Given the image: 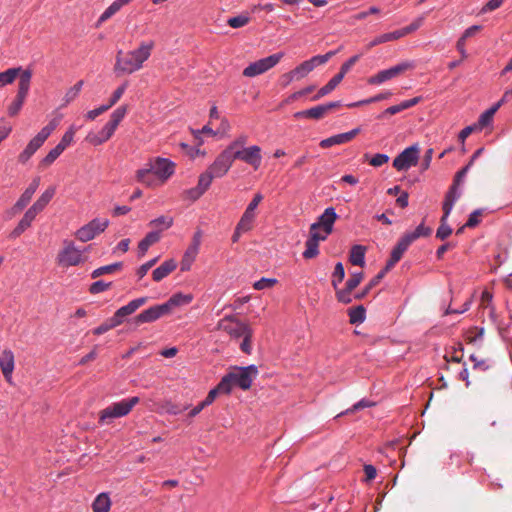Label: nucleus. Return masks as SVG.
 <instances>
[{"label":"nucleus","mask_w":512,"mask_h":512,"mask_svg":"<svg viewBox=\"0 0 512 512\" xmlns=\"http://www.w3.org/2000/svg\"><path fill=\"white\" fill-rule=\"evenodd\" d=\"M75 133L76 128L74 126L69 127L56 146L60 147V149L64 151L73 142Z\"/></svg>","instance_id":"52"},{"label":"nucleus","mask_w":512,"mask_h":512,"mask_svg":"<svg viewBox=\"0 0 512 512\" xmlns=\"http://www.w3.org/2000/svg\"><path fill=\"white\" fill-rule=\"evenodd\" d=\"M147 302V297H141L130 301L127 305L119 308L111 317L117 326L124 322L125 317L133 314L138 308Z\"/></svg>","instance_id":"14"},{"label":"nucleus","mask_w":512,"mask_h":512,"mask_svg":"<svg viewBox=\"0 0 512 512\" xmlns=\"http://www.w3.org/2000/svg\"><path fill=\"white\" fill-rule=\"evenodd\" d=\"M60 123V117L52 119L40 132L35 136L42 144L48 139L52 132L57 128Z\"/></svg>","instance_id":"36"},{"label":"nucleus","mask_w":512,"mask_h":512,"mask_svg":"<svg viewBox=\"0 0 512 512\" xmlns=\"http://www.w3.org/2000/svg\"><path fill=\"white\" fill-rule=\"evenodd\" d=\"M343 80L342 75L336 74L326 85L319 89L317 94L312 98V100L316 101L325 95L331 93Z\"/></svg>","instance_id":"34"},{"label":"nucleus","mask_w":512,"mask_h":512,"mask_svg":"<svg viewBox=\"0 0 512 512\" xmlns=\"http://www.w3.org/2000/svg\"><path fill=\"white\" fill-rule=\"evenodd\" d=\"M411 245L410 241L403 235L396 246L393 248L390 259L387 261L385 266V271L391 270L395 264L402 258L404 252Z\"/></svg>","instance_id":"19"},{"label":"nucleus","mask_w":512,"mask_h":512,"mask_svg":"<svg viewBox=\"0 0 512 512\" xmlns=\"http://www.w3.org/2000/svg\"><path fill=\"white\" fill-rule=\"evenodd\" d=\"M139 402V397L134 396L110 404L99 412V424L109 425L114 419L128 415Z\"/></svg>","instance_id":"3"},{"label":"nucleus","mask_w":512,"mask_h":512,"mask_svg":"<svg viewBox=\"0 0 512 512\" xmlns=\"http://www.w3.org/2000/svg\"><path fill=\"white\" fill-rule=\"evenodd\" d=\"M419 159L418 145H412L404 149L394 160L393 167L398 171H406L415 166Z\"/></svg>","instance_id":"12"},{"label":"nucleus","mask_w":512,"mask_h":512,"mask_svg":"<svg viewBox=\"0 0 512 512\" xmlns=\"http://www.w3.org/2000/svg\"><path fill=\"white\" fill-rule=\"evenodd\" d=\"M18 77H19V82H18V90H17L16 96L26 100L29 90H30V84H31V79H32V70L21 68V72L19 73Z\"/></svg>","instance_id":"23"},{"label":"nucleus","mask_w":512,"mask_h":512,"mask_svg":"<svg viewBox=\"0 0 512 512\" xmlns=\"http://www.w3.org/2000/svg\"><path fill=\"white\" fill-rule=\"evenodd\" d=\"M111 500L107 493L99 494L92 503L93 512H109Z\"/></svg>","instance_id":"33"},{"label":"nucleus","mask_w":512,"mask_h":512,"mask_svg":"<svg viewBox=\"0 0 512 512\" xmlns=\"http://www.w3.org/2000/svg\"><path fill=\"white\" fill-rule=\"evenodd\" d=\"M447 219H448V216H446V214L443 213V216L441 217V220H440V226L436 232V237L439 238L440 240H445L452 233V229L448 225Z\"/></svg>","instance_id":"45"},{"label":"nucleus","mask_w":512,"mask_h":512,"mask_svg":"<svg viewBox=\"0 0 512 512\" xmlns=\"http://www.w3.org/2000/svg\"><path fill=\"white\" fill-rule=\"evenodd\" d=\"M175 163L163 157H153L135 174L137 182L147 186L163 185L175 172Z\"/></svg>","instance_id":"1"},{"label":"nucleus","mask_w":512,"mask_h":512,"mask_svg":"<svg viewBox=\"0 0 512 512\" xmlns=\"http://www.w3.org/2000/svg\"><path fill=\"white\" fill-rule=\"evenodd\" d=\"M353 290H349L347 286L344 289H336V298L339 302L343 304H349L352 302L351 292Z\"/></svg>","instance_id":"61"},{"label":"nucleus","mask_w":512,"mask_h":512,"mask_svg":"<svg viewBox=\"0 0 512 512\" xmlns=\"http://www.w3.org/2000/svg\"><path fill=\"white\" fill-rule=\"evenodd\" d=\"M24 102H25V99L16 96L15 99L11 102V104L7 108L8 115L11 117L18 115L22 109Z\"/></svg>","instance_id":"59"},{"label":"nucleus","mask_w":512,"mask_h":512,"mask_svg":"<svg viewBox=\"0 0 512 512\" xmlns=\"http://www.w3.org/2000/svg\"><path fill=\"white\" fill-rule=\"evenodd\" d=\"M366 248L362 245H354L350 250L349 261L352 265L363 267L365 265Z\"/></svg>","instance_id":"32"},{"label":"nucleus","mask_w":512,"mask_h":512,"mask_svg":"<svg viewBox=\"0 0 512 512\" xmlns=\"http://www.w3.org/2000/svg\"><path fill=\"white\" fill-rule=\"evenodd\" d=\"M155 47L153 40L142 41L139 46L127 53L118 51L114 65L117 74H132L143 68L144 63L150 58Z\"/></svg>","instance_id":"2"},{"label":"nucleus","mask_w":512,"mask_h":512,"mask_svg":"<svg viewBox=\"0 0 512 512\" xmlns=\"http://www.w3.org/2000/svg\"><path fill=\"white\" fill-rule=\"evenodd\" d=\"M115 133V130L108 124H105L102 129L98 132L90 131L85 141L93 146H99L107 142Z\"/></svg>","instance_id":"17"},{"label":"nucleus","mask_w":512,"mask_h":512,"mask_svg":"<svg viewBox=\"0 0 512 512\" xmlns=\"http://www.w3.org/2000/svg\"><path fill=\"white\" fill-rule=\"evenodd\" d=\"M120 268H121V263H114V264L102 266V267L95 269L92 272L91 277L98 278L104 274H111V273H114L115 271L119 270Z\"/></svg>","instance_id":"51"},{"label":"nucleus","mask_w":512,"mask_h":512,"mask_svg":"<svg viewBox=\"0 0 512 512\" xmlns=\"http://www.w3.org/2000/svg\"><path fill=\"white\" fill-rule=\"evenodd\" d=\"M341 105L342 104L340 101L329 102L327 104L318 105L310 109H307V114H309V118L318 120L323 118L327 113H329L333 109L341 107Z\"/></svg>","instance_id":"24"},{"label":"nucleus","mask_w":512,"mask_h":512,"mask_svg":"<svg viewBox=\"0 0 512 512\" xmlns=\"http://www.w3.org/2000/svg\"><path fill=\"white\" fill-rule=\"evenodd\" d=\"M231 375L236 386L243 390H248L258 375V368L255 365L236 368L231 372Z\"/></svg>","instance_id":"13"},{"label":"nucleus","mask_w":512,"mask_h":512,"mask_svg":"<svg viewBox=\"0 0 512 512\" xmlns=\"http://www.w3.org/2000/svg\"><path fill=\"white\" fill-rule=\"evenodd\" d=\"M173 225V218L168 216H160L149 222L150 227H161L162 230L168 229Z\"/></svg>","instance_id":"55"},{"label":"nucleus","mask_w":512,"mask_h":512,"mask_svg":"<svg viewBox=\"0 0 512 512\" xmlns=\"http://www.w3.org/2000/svg\"><path fill=\"white\" fill-rule=\"evenodd\" d=\"M251 327L234 316H225L217 323V329L224 331L233 339H239Z\"/></svg>","instance_id":"8"},{"label":"nucleus","mask_w":512,"mask_h":512,"mask_svg":"<svg viewBox=\"0 0 512 512\" xmlns=\"http://www.w3.org/2000/svg\"><path fill=\"white\" fill-rule=\"evenodd\" d=\"M198 250L188 247L181 261V270L188 271L198 255Z\"/></svg>","instance_id":"43"},{"label":"nucleus","mask_w":512,"mask_h":512,"mask_svg":"<svg viewBox=\"0 0 512 512\" xmlns=\"http://www.w3.org/2000/svg\"><path fill=\"white\" fill-rule=\"evenodd\" d=\"M110 286H111V282L106 283L101 280L96 281L90 285L89 292L91 294H98V293L106 291L107 289L110 288Z\"/></svg>","instance_id":"64"},{"label":"nucleus","mask_w":512,"mask_h":512,"mask_svg":"<svg viewBox=\"0 0 512 512\" xmlns=\"http://www.w3.org/2000/svg\"><path fill=\"white\" fill-rule=\"evenodd\" d=\"M421 100H422L421 97H414L412 99L405 100V101L401 102L400 104L390 106L383 112L382 117H384L386 115H395L397 113H400L406 109H409V108L417 105L419 102H421Z\"/></svg>","instance_id":"29"},{"label":"nucleus","mask_w":512,"mask_h":512,"mask_svg":"<svg viewBox=\"0 0 512 512\" xmlns=\"http://www.w3.org/2000/svg\"><path fill=\"white\" fill-rule=\"evenodd\" d=\"M177 267V263L174 259L164 261L159 267L152 272L153 280L156 282L161 281L172 273Z\"/></svg>","instance_id":"26"},{"label":"nucleus","mask_w":512,"mask_h":512,"mask_svg":"<svg viewBox=\"0 0 512 512\" xmlns=\"http://www.w3.org/2000/svg\"><path fill=\"white\" fill-rule=\"evenodd\" d=\"M15 367L14 353L10 349H4L0 353V368L5 380L12 382V374Z\"/></svg>","instance_id":"15"},{"label":"nucleus","mask_w":512,"mask_h":512,"mask_svg":"<svg viewBox=\"0 0 512 512\" xmlns=\"http://www.w3.org/2000/svg\"><path fill=\"white\" fill-rule=\"evenodd\" d=\"M43 144L33 137L25 149L19 154L18 161L25 164Z\"/></svg>","instance_id":"31"},{"label":"nucleus","mask_w":512,"mask_h":512,"mask_svg":"<svg viewBox=\"0 0 512 512\" xmlns=\"http://www.w3.org/2000/svg\"><path fill=\"white\" fill-rule=\"evenodd\" d=\"M233 386H236L233 380V377L231 375V372L224 376L219 384L216 386V389L219 391V393H230Z\"/></svg>","instance_id":"48"},{"label":"nucleus","mask_w":512,"mask_h":512,"mask_svg":"<svg viewBox=\"0 0 512 512\" xmlns=\"http://www.w3.org/2000/svg\"><path fill=\"white\" fill-rule=\"evenodd\" d=\"M250 21V18L247 15H238L235 17H231L228 19L227 23L232 28H241L247 25Z\"/></svg>","instance_id":"60"},{"label":"nucleus","mask_w":512,"mask_h":512,"mask_svg":"<svg viewBox=\"0 0 512 512\" xmlns=\"http://www.w3.org/2000/svg\"><path fill=\"white\" fill-rule=\"evenodd\" d=\"M413 68L414 64L412 62H401L389 69L379 71L377 74L369 77L367 82L370 85H381L382 83L394 79Z\"/></svg>","instance_id":"7"},{"label":"nucleus","mask_w":512,"mask_h":512,"mask_svg":"<svg viewBox=\"0 0 512 512\" xmlns=\"http://www.w3.org/2000/svg\"><path fill=\"white\" fill-rule=\"evenodd\" d=\"M363 280L362 272H355L350 275V278L347 280L345 286L348 287L349 290H354Z\"/></svg>","instance_id":"62"},{"label":"nucleus","mask_w":512,"mask_h":512,"mask_svg":"<svg viewBox=\"0 0 512 512\" xmlns=\"http://www.w3.org/2000/svg\"><path fill=\"white\" fill-rule=\"evenodd\" d=\"M55 193L56 188L54 186L47 188L29 209L38 215L49 204Z\"/></svg>","instance_id":"25"},{"label":"nucleus","mask_w":512,"mask_h":512,"mask_svg":"<svg viewBox=\"0 0 512 512\" xmlns=\"http://www.w3.org/2000/svg\"><path fill=\"white\" fill-rule=\"evenodd\" d=\"M432 230L429 227H426L424 223H421L417 226V228L413 232L405 233L404 236L410 241L412 244L415 240L420 237H426L431 234Z\"/></svg>","instance_id":"39"},{"label":"nucleus","mask_w":512,"mask_h":512,"mask_svg":"<svg viewBox=\"0 0 512 512\" xmlns=\"http://www.w3.org/2000/svg\"><path fill=\"white\" fill-rule=\"evenodd\" d=\"M21 72V67L9 68L0 72V88L12 84Z\"/></svg>","instance_id":"37"},{"label":"nucleus","mask_w":512,"mask_h":512,"mask_svg":"<svg viewBox=\"0 0 512 512\" xmlns=\"http://www.w3.org/2000/svg\"><path fill=\"white\" fill-rule=\"evenodd\" d=\"M461 192L459 190V187L456 185H453L450 187L448 192L445 195V199L443 202V213L446 214V216H449L454 204L456 201L460 198Z\"/></svg>","instance_id":"27"},{"label":"nucleus","mask_w":512,"mask_h":512,"mask_svg":"<svg viewBox=\"0 0 512 512\" xmlns=\"http://www.w3.org/2000/svg\"><path fill=\"white\" fill-rule=\"evenodd\" d=\"M252 337H253V329L250 328L246 330V332L242 335L241 338H243L242 343L240 344V349L245 354H251L252 353Z\"/></svg>","instance_id":"50"},{"label":"nucleus","mask_w":512,"mask_h":512,"mask_svg":"<svg viewBox=\"0 0 512 512\" xmlns=\"http://www.w3.org/2000/svg\"><path fill=\"white\" fill-rule=\"evenodd\" d=\"M365 308L359 305L348 310L349 320L351 324H361L365 320Z\"/></svg>","instance_id":"40"},{"label":"nucleus","mask_w":512,"mask_h":512,"mask_svg":"<svg viewBox=\"0 0 512 512\" xmlns=\"http://www.w3.org/2000/svg\"><path fill=\"white\" fill-rule=\"evenodd\" d=\"M32 195L24 191L17 202L14 204L12 210L14 213L22 211L32 199Z\"/></svg>","instance_id":"57"},{"label":"nucleus","mask_w":512,"mask_h":512,"mask_svg":"<svg viewBox=\"0 0 512 512\" xmlns=\"http://www.w3.org/2000/svg\"><path fill=\"white\" fill-rule=\"evenodd\" d=\"M127 110L128 109L126 105L119 106L112 112V114L110 115V119L106 124H108L111 128H113L116 131L118 125L125 118Z\"/></svg>","instance_id":"35"},{"label":"nucleus","mask_w":512,"mask_h":512,"mask_svg":"<svg viewBox=\"0 0 512 512\" xmlns=\"http://www.w3.org/2000/svg\"><path fill=\"white\" fill-rule=\"evenodd\" d=\"M386 273L387 271H385V269L381 270L373 279L370 280V282L366 285V287L360 294L355 295V298L362 299L363 297H365L372 288H374L380 283V281L382 280Z\"/></svg>","instance_id":"44"},{"label":"nucleus","mask_w":512,"mask_h":512,"mask_svg":"<svg viewBox=\"0 0 512 512\" xmlns=\"http://www.w3.org/2000/svg\"><path fill=\"white\" fill-rule=\"evenodd\" d=\"M233 163L234 159L232 154L224 149L201 175L208 176L209 183L211 184L213 179L224 177Z\"/></svg>","instance_id":"4"},{"label":"nucleus","mask_w":512,"mask_h":512,"mask_svg":"<svg viewBox=\"0 0 512 512\" xmlns=\"http://www.w3.org/2000/svg\"><path fill=\"white\" fill-rule=\"evenodd\" d=\"M86 260L84 250L77 248L73 241L64 240L63 248L57 255V263L61 267H71L82 264Z\"/></svg>","instance_id":"5"},{"label":"nucleus","mask_w":512,"mask_h":512,"mask_svg":"<svg viewBox=\"0 0 512 512\" xmlns=\"http://www.w3.org/2000/svg\"><path fill=\"white\" fill-rule=\"evenodd\" d=\"M208 176H202L200 174L198 178V184L194 188H190L184 192V196L186 199L191 201H196L199 199L210 187Z\"/></svg>","instance_id":"22"},{"label":"nucleus","mask_w":512,"mask_h":512,"mask_svg":"<svg viewBox=\"0 0 512 512\" xmlns=\"http://www.w3.org/2000/svg\"><path fill=\"white\" fill-rule=\"evenodd\" d=\"M160 240V232H149L138 244L139 256L142 257L148 251L149 247Z\"/></svg>","instance_id":"30"},{"label":"nucleus","mask_w":512,"mask_h":512,"mask_svg":"<svg viewBox=\"0 0 512 512\" xmlns=\"http://www.w3.org/2000/svg\"><path fill=\"white\" fill-rule=\"evenodd\" d=\"M318 254H319V243L308 238L305 243V250L303 252V257L305 259H312V258H315Z\"/></svg>","instance_id":"47"},{"label":"nucleus","mask_w":512,"mask_h":512,"mask_svg":"<svg viewBox=\"0 0 512 512\" xmlns=\"http://www.w3.org/2000/svg\"><path fill=\"white\" fill-rule=\"evenodd\" d=\"M164 315H167L166 307H164L163 304L155 305L138 314L136 317V322L150 323L158 320Z\"/></svg>","instance_id":"20"},{"label":"nucleus","mask_w":512,"mask_h":512,"mask_svg":"<svg viewBox=\"0 0 512 512\" xmlns=\"http://www.w3.org/2000/svg\"><path fill=\"white\" fill-rule=\"evenodd\" d=\"M284 56V53L279 52L273 55H270L268 57L259 59L253 63H250L244 70L243 75L245 77H255L260 74L265 73L266 71L270 70L274 66H276L279 61Z\"/></svg>","instance_id":"6"},{"label":"nucleus","mask_w":512,"mask_h":512,"mask_svg":"<svg viewBox=\"0 0 512 512\" xmlns=\"http://www.w3.org/2000/svg\"><path fill=\"white\" fill-rule=\"evenodd\" d=\"M344 277H345V271H344L343 264L341 262H338L335 265V268H334V271L332 274V286L334 287V289L338 288V285L343 281Z\"/></svg>","instance_id":"53"},{"label":"nucleus","mask_w":512,"mask_h":512,"mask_svg":"<svg viewBox=\"0 0 512 512\" xmlns=\"http://www.w3.org/2000/svg\"><path fill=\"white\" fill-rule=\"evenodd\" d=\"M117 327V324L113 321L112 318L108 319L106 322L101 324L100 326L96 327L93 330L94 335H102L106 332H108L110 329H113Z\"/></svg>","instance_id":"63"},{"label":"nucleus","mask_w":512,"mask_h":512,"mask_svg":"<svg viewBox=\"0 0 512 512\" xmlns=\"http://www.w3.org/2000/svg\"><path fill=\"white\" fill-rule=\"evenodd\" d=\"M128 87V82L125 81L123 84H121L112 94L111 98L109 99L106 106L110 109L113 107L123 96L125 90Z\"/></svg>","instance_id":"56"},{"label":"nucleus","mask_w":512,"mask_h":512,"mask_svg":"<svg viewBox=\"0 0 512 512\" xmlns=\"http://www.w3.org/2000/svg\"><path fill=\"white\" fill-rule=\"evenodd\" d=\"M330 234H326L325 230L318 228L316 225L310 226L309 238L315 242L324 241Z\"/></svg>","instance_id":"58"},{"label":"nucleus","mask_w":512,"mask_h":512,"mask_svg":"<svg viewBox=\"0 0 512 512\" xmlns=\"http://www.w3.org/2000/svg\"><path fill=\"white\" fill-rule=\"evenodd\" d=\"M62 150L60 147L55 146L49 153L41 160L40 167L46 168L50 166L61 154Z\"/></svg>","instance_id":"49"},{"label":"nucleus","mask_w":512,"mask_h":512,"mask_svg":"<svg viewBox=\"0 0 512 512\" xmlns=\"http://www.w3.org/2000/svg\"><path fill=\"white\" fill-rule=\"evenodd\" d=\"M255 219H256V212H251V211H248L245 209L239 222L237 223V225L239 226V230H246V231L252 230V228L254 226Z\"/></svg>","instance_id":"38"},{"label":"nucleus","mask_w":512,"mask_h":512,"mask_svg":"<svg viewBox=\"0 0 512 512\" xmlns=\"http://www.w3.org/2000/svg\"><path fill=\"white\" fill-rule=\"evenodd\" d=\"M337 218L338 216L335 209L333 207H328L312 225H316L318 228L325 230L326 234H331L333 231V225Z\"/></svg>","instance_id":"18"},{"label":"nucleus","mask_w":512,"mask_h":512,"mask_svg":"<svg viewBox=\"0 0 512 512\" xmlns=\"http://www.w3.org/2000/svg\"><path fill=\"white\" fill-rule=\"evenodd\" d=\"M234 161L240 160L258 170L262 162V150L258 145L248 146L245 149L237 150L232 154Z\"/></svg>","instance_id":"10"},{"label":"nucleus","mask_w":512,"mask_h":512,"mask_svg":"<svg viewBox=\"0 0 512 512\" xmlns=\"http://www.w3.org/2000/svg\"><path fill=\"white\" fill-rule=\"evenodd\" d=\"M194 297L192 294H183L181 292L173 294L163 306L166 307L167 315L176 307H181L190 304Z\"/></svg>","instance_id":"21"},{"label":"nucleus","mask_w":512,"mask_h":512,"mask_svg":"<svg viewBox=\"0 0 512 512\" xmlns=\"http://www.w3.org/2000/svg\"><path fill=\"white\" fill-rule=\"evenodd\" d=\"M335 55L334 51H329L324 55L313 56L309 60H306L296 66L293 70L294 75L297 78V81L306 77L310 72H312L317 66L325 64L332 56Z\"/></svg>","instance_id":"11"},{"label":"nucleus","mask_w":512,"mask_h":512,"mask_svg":"<svg viewBox=\"0 0 512 512\" xmlns=\"http://www.w3.org/2000/svg\"><path fill=\"white\" fill-rule=\"evenodd\" d=\"M83 80H80L78 81L74 86H72L71 88H69L67 90V92L65 93L64 97H63V105L62 106H66L68 105L69 103H71L72 101H74L77 96L79 95L82 87H83Z\"/></svg>","instance_id":"41"},{"label":"nucleus","mask_w":512,"mask_h":512,"mask_svg":"<svg viewBox=\"0 0 512 512\" xmlns=\"http://www.w3.org/2000/svg\"><path fill=\"white\" fill-rule=\"evenodd\" d=\"M248 142V136L246 134L238 135L232 142L225 148L228 152L233 154L237 150L245 149Z\"/></svg>","instance_id":"42"},{"label":"nucleus","mask_w":512,"mask_h":512,"mask_svg":"<svg viewBox=\"0 0 512 512\" xmlns=\"http://www.w3.org/2000/svg\"><path fill=\"white\" fill-rule=\"evenodd\" d=\"M108 225L109 221L107 219L95 218L78 229L75 236L81 242H88L94 239L96 235L104 232Z\"/></svg>","instance_id":"9"},{"label":"nucleus","mask_w":512,"mask_h":512,"mask_svg":"<svg viewBox=\"0 0 512 512\" xmlns=\"http://www.w3.org/2000/svg\"><path fill=\"white\" fill-rule=\"evenodd\" d=\"M122 4L119 0H115L109 7L105 9V11L101 14L98 19V24H101L111 18L114 14H116L121 8Z\"/></svg>","instance_id":"46"},{"label":"nucleus","mask_w":512,"mask_h":512,"mask_svg":"<svg viewBox=\"0 0 512 512\" xmlns=\"http://www.w3.org/2000/svg\"><path fill=\"white\" fill-rule=\"evenodd\" d=\"M493 117L494 115L487 109L479 116L478 121L474 124L476 129L481 131L483 128L491 125L493 122Z\"/></svg>","instance_id":"54"},{"label":"nucleus","mask_w":512,"mask_h":512,"mask_svg":"<svg viewBox=\"0 0 512 512\" xmlns=\"http://www.w3.org/2000/svg\"><path fill=\"white\" fill-rule=\"evenodd\" d=\"M36 214L28 209L22 219L19 221L18 225L14 228V230L11 232L12 238L19 237L27 228H29L33 222V220L36 218Z\"/></svg>","instance_id":"28"},{"label":"nucleus","mask_w":512,"mask_h":512,"mask_svg":"<svg viewBox=\"0 0 512 512\" xmlns=\"http://www.w3.org/2000/svg\"><path fill=\"white\" fill-rule=\"evenodd\" d=\"M359 132L360 129L355 128L349 132L337 134L329 138L323 139L319 145L321 148H329L334 145L345 144L353 140L359 134Z\"/></svg>","instance_id":"16"}]
</instances>
